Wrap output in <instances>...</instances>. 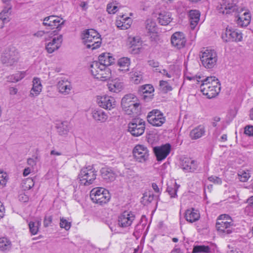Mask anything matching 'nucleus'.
<instances>
[{
	"label": "nucleus",
	"instance_id": "nucleus-1",
	"mask_svg": "<svg viewBox=\"0 0 253 253\" xmlns=\"http://www.w3.org/2000/svg\"><path fill=\"white\" fill-rule=\"evenodd\" d=\"M200 90L203 94L208 98L216 96L220 91V84L215 77H208L201 80Z\"/></svg>",
	"mask_w": 253,
	"mask_h": 253
},
{
	"label": "nucleus",
	"instance_id": "nucleus-2",
	"mask_svg": "<svg viewBox=\"0 0 253 253\" xmlns=\"http://www.w3.org/2000/svg\"><path fill=\"white\" fill-rule=\"evenodd\" d=\"M234 223L231 217L228 214L219 215L216 223V228L221 236L230 234L233 231Z\"/></svg>",
	"mask_w": 253,
	"mask_h": 253
},
{
	"label": "nucleus",
	"instance_id": "nucleus-3",
	"mask_svg": "<svg viewBox=\"0 0 253 253\" xmlns=\"http://www.w3.org/2000/svg\"><path fill=\"white\" fill-rule=\"evenodd\" d=\"M83 42L86 48L92 50L100 47L101 43V38L99 33L94 29L87 30L83 37Z\"/></svg>",
	"mask_w": 253,
	"mask_h": 253
},
{
	"label": "nucleus",
	"instance_id": "nucleus-4",
	"mask_svg": "<svg viewBox=\"0 0 253 253\" xmlns=\"http://www.w3.org/2000/svg\"><path fill=\"white\" fill-rule=\"evenodd\" d=\"M200 57L203 66L207 69H211L216 64L217 55L214 49L204 48L200 53Z\"/></svg>",
	"mask_w": 253,
	"mask_h": 253
},
{
	"label": "nucleus",
	"instance_id": "nucleus-5",
	"mask_svg": "<svg viewBox=\"0 0 253 253\" xmlns=\"http://www.w3.org/2000/svg\"><path fill=\"white\" fill-rule=\"evenodd\" d=\"M217 10L220 13L223 14H233L235 16L245 10V8L239 6L233 1H225L217 6Z\"/></svg>",
	"mask_w": 253,
	"mask_h": 253
},
{
	"label": "nucleus",
	"instance_id": "nucleus-6",
	"mask_svg": "<svg viewBox=\"0 0 253 253\" xmlns=\"http://www.w3.org/2000/svg\"><path fill=\"white\" fill-rule=\"evenodd\" d=\"M137 97L133 94L126 95L122 99L121 105L125 113L131 115L136 113L139 104L137 102Z\"/></svg>",
	"mask_w": 253,
	"mask_h": 253
},
{
	"label": "nucleus",
	"instance_id": "nucleus-7",
	"mask_svg": "<svg viewBox=\"0 0 253 253\" xmlns=\"http://www.w3.org/2000/svg\"><path fill=\"white\" fill-rule=\"evenodd\" d=\"M90 197L93 203L100 205L107 203L111 198L109 191L101 187L92 189L90 191Z\"/></svg>",
	"mask_w": 253,
	"mask_h": 253
},
{
	"label": "nucleus",
	"instance_id": "nucleus-8",
	"mask_svg": "<svg viewBox=\"0 0 253 253\" xmlns=\"http://www.w3.org/2000/svg\"><path fill=\"white\" fill-rule=\"evenodd\" d=\"M96 171L92 166L83 168L78 175L80 184L84 186H89L95 180Z\"/></svg>",
	"mask_w": 253,
	"mask_h": 253
},
{
	"label": "nucleus",
	"instance_id": "nucleus-9",
	"mask_svg": "<svg viewBox=\"0 0 253 253\" xmlns=\"http://www.w3.org/2000/svg\"><path fill=\"white\" fill-rule=\"evenodd\" d=\"M145 129V121L140 118H135L128 125V130L134 136L142 135Z\"/></svg>",
	"mask_w": 253,
	"mask_h": 253
},
{
	"label": "nucleus",
	"instance_id": "nucleus-10",
	"mask_svg": "<svg viewBox=\"0 0 253 253\" xmlns=\"http://www.w3.org/2000/svg\"><path fill=\"white\" fill-rule=\"evenodd\" d=\"M18 52L14 47L6 48L2 53L1 60L7 66L13 65L18 59Z\"/></svg>",
	"mask_w": 253,
	"mask_h": 253
},
{
	"label": "nucleus",
	"instance_id": "nucleus-11",
	"mask_svg": "<svg viewBox=\"0 0 253 253\" xmlns=\"http://www.w3.org/2000/svg\"><path fill=\"white\" fill-rule=\"evenodd\" d=\"M133 155L136 161L144 163L149 159V151L144 145L138 144L133 150Z\"/></svg>",
	"mask_w": 253,
	"mask_h": 253
},
{
	"label": "nucleus",
	"instance_id": "nucleus-12",
	"mask_svg": "<svg viewBox=\"0 0 253 253\" xmlns=\"http://www.w3.org/2000/svg\"><path fill=\"white\" fill-rule=\"evenodd\" d=\"M147 118L148 122L155 126H161L166 122L163 114L158 110H153L150 112Z\"/></svg>",
	"mask_w": 253,
	"mask_h": 253
},
{
	"label": "nucleus",
	"instance_id": "nucleus-13",
	"mask_svg": "<svg viewBox=\"0 0 253 253\" xmlns=\"http://www.w3.org/2000/svg\"><path fill=\"white\" fill-rule=\"evenodd\" d=\"M135 219V215L130 211H126L118 216V224L119 227L127 228L129 227Z\"/></svg>",
	"mask_w": 253,
	"mask_h": 253
},
{
	"label": "nucleus",
	"instance_id": "nucleus-14",
	"mask_svg": "<svg viewBox=\"0 0 253 253\" xmlns=\"http://www.w3.org/2000/svg\"><path fill=\"white\" fill-rule=\"evenodd\" d=\"M62 20L57 16L51 15L43 19V24L49 27L51 29H57L58 31H59L64 23V21Z\"/></svg>",
	"mask_w": 253,
	"mask_h": 253
},
{
	"label": "nucleus",
	"instance_id": "nucleus-15",
	"mask_svg": "<svg viewBox=\"0 0 253 253\" xmlns=\"http://www.w3.org/2000/svg\"><path fill=\"white\" fill-rule=\"evenodd\" d=\"M186 43V39L185 35L182 32H176L172 35L171 43L175 48L180 49L184 47Z\"/></svg>",
	"mask_w": 253,
	"mask_h": 253
},
{
	"label": "nucleus",
	"instance_id": "nucleus-16",
	"mask_svg": "<svg viewBox=\"0 0 253 253\" xmlns=\"http://www.w3.org/2000/svg\"><path fill=\"white\" fill-rule=\"evenodd\" d=\"M197 161L189 158H184L181 160L180 167L186 172H194L198 169Z\"/></svg>",
	"mask_w": 253,
	"mask_h": 253
},
{
	"label": "nucleus",
	"instance_id": "nucleus-17",
	"mask_svg": "<svg viewBox=\"0 0 253 253\" xmlns=\"http://www.w3.org/2000/svg\"><path fill=\"white\" fill-rule=\"evenodd\" d=\"M171 146L169 144H166L161 146L154 148V152L158 161L165 159L169 154Z\"/></svg>",
	"mask_w": 253,
	"mask_h": 253
},
{
	"label": "nucleus",
	"instance_id": "nucleus-18",
	"mask_svg": "<svg viewBox=\"0 0 253 253\" xmlns=\"http://www.w3.org/2000/svg\"><path fill=\"white\" fill-rule=\"evenodd\" d=\"M222 39L226 42H240L242 40V35L240 32L230 28H226L225 32L222 36Z\"/></svg>",
	"mask_w": 253,
	"mask_h": 253
},
{
	"label": "nucleus",
	"instance_id": "nucleus-19",
	"mask_svg": "<svg viewBox=\"0 0 253 253\" xmlns=\"http://www.w3.org/2000/svg\"><path fill=\"white\" fill-rule=\"evenodd\" d=\"M115 99L109 96H102L98 97L97 103L99 106L105 109L111 110L115 107Z\"/></svg>",
	"mask_w": 253,
	"mask_h": 253
},
{
	"label": "nucleus",
	"instance_id": "nucleus-20",
	"mask_svg": "<svg viewBox=\"0 0 253 253\" xmlns=\"http://www.w3.org/2000/svg\"><path fill=\"white\" fill-rule=\"evenodd\" d=\"M62 35H60L57 37H54L52 41L47 43L46 45V49L47 51L51 53L56 50H57L61 46L63 41Z\"/></svg>",
	"mask_w": 253,
	"mask_h": 253
},
{
	"label": "nucleus",
	"instance_id": "nucleus-21",
	"mask_svg": "<svg viewBox=\"0 0 253 253\" xmlns=\"http://www.w3.org/2000/svg\"><path fill=\"white\" fill-rule=\"evenodd\" d=\"M243 12H244L242 15H240V13L238 16H235L237 18L236 20L237 23L240 27H246L251 22V16L250 13L245 9Z\"/></svg>",
	"mask_w": 253,
	"mask_h": 253
},
{
	"label": "nucleus",
	"instance_id": "nucleus-22",
	"mask_svg": "<svg viewBox=\"0 0 253 253\" xmlns=\"http://www.w3.org/2000/svg\"><path fill=\"white\" fill-rule=\"evenodd\" d=\"M186 220L190 223L198 220L200 217L199 211L194 208L187 209L185 213Z\"/></svg>",
	"mask_w": 253,
	"mask_h": 253
},
{
	"label": "nucleus",
	"instance_id": "nucleus-23",
	"mask_svg": "<svg viewBox=\"0 0 253 253\" xmlns=\"http://www.w3.org/2000/svg\"><path fill=\"white\" fill-rule=\"evenodd\" d=\"M108 88L112 92H119L124 87L123 82L119 79L116 78L108 83Z\"/></svg>",
	"mask_w": 253,
	"mask_h": 253
},
{
	"label": "nucleus",
	"instance_id": "nucleus-24",
	"mask_svg": "<svg viewBox=\"0 0 253 253\" xmlns=\"http://www.w3.org/2000/svg\"><path fill=\"white\" fill-rule=\"evenodd\" d=\"M100 172L102 178L107 182L113 181L116 177V174L109 168H102Z\"/></svg>",
	"mask_w": 253,
	"mask_h": 253
},
{
	"label": "nucleus",
	"instance_id": "nucleus-25",
	"mask_svg": "<svg viewBox=\"0 0 253 253\" xmlns=\"http://www.w3.org/2000/svg\"><path fill=\"white\" fill-rule=\"evenodd\" d=\"M205 132V126L203 125H199L191 130L189 137L192 140H196L204 135Z\"/></svg>",
	"mask_w": 253,
	"mask_h": 253
},
{
	"label": "nucleus",
	"instance_id": "nucleus-26",
	"mask_svg": "<svg viewBox=\"0 0 253 253\" xmlns=\"http://www.w3.org/2000/svg\"><path fill=\"white\" fill-rule=\"evenodd\" d=\"M57 87L60 92L64 94H68L71 90L72 86L70 82L64 79L58 82Z\"/></svg>",
	"mask_w": 253,
	"mask_h": 253
},
{
	"label": "nucleus",
	"instance_id": "nucleus-27",
	"mask_svg": "<svg viewBox=\"0 0 253 253\" xmlns=\"http://www.w3.org/2000/svg\"><path fill=\"white\" fill-rule=\"evenodd\" d=\"M56 128L58 133L63 137L67 136L70 129V123L63 121L57 124Z\"/></svg>",
	"mask_w": 253,
	"mask_h": 253
},
{
	"label": "nucleus",
	"instance_id": "nucleus-28",
	"mask_svg": "<svg viewBox=\"0 0 253 253\" xmlns=\"http://www.w3.org/2000/svg\"><path fill=\"white\" fill-rule=\"evenodd\" d=\"M130 76L131 81L136 84H140L143 80V73L138 68L132 69Z\"/></svg>",
	"mask_w": 253,
	"mask_h": 253
},
{
	"label": "nucleus",
	"instance_id": "nucleus-29",
	"mask_svg": "<svg viewBox=\"0 0 253 253\" xmlns=\"http://www.w3.org/2000/svg\"><path fill=\"white\" fill-rule=\"evenodd\" d=\"M188 16L191 29H194L199 22L200 12L197 10H191Z\"/></svg>",
	"mask_w": 253,
	"mask_h": 253
},
{
	"label": "nucleus",
	"instance_id": "nucleus-30",
	"mask_svg": "<svg viewBox=\"0 0 253 253\" xmlns=\"http://www.w3.org/2000/svg\"><path fill=\"white\" fill-rule=\"evenodd\" d=\"M42 90V85L39 78L35 77L33 80V87L30 91L32 97L38 96Z\"/></svg>",
	"mask_w": 253,
	"mask_h": 253
},
{
	"label": "nucleus",
	"instance_id": "nucleus-31",
	"mask_svg": "<svg viewBox=\"0 0 253 253\" xmlns=\"http://www.w3.org/2000/svg\"><path fill=\"white\" fill-rule=\"evenodd\" d=\"M99 63L102 65L107 67L111 65L114 62V58L111 56L109 53H103L100 55L98 57Z\"/></svg>",
	"mask_w": 253,
	"mask_h": 253
},
{
	"label": "nucleus",
	"instance_id": "nucleus-32",
	"mask_svg": "<svg viewBox=\"0 0 253 253\" xmlns=\"http://www.w3.org/2000/svg\"><path fill=\"white\" fill-rule=\"evenodd\" d=\"M154 88L150 84H145L139 87L138 91L140 94L143 95V98L146 99L147 97H151L153 95Z\"/></svg>",
	"mask_w": 253,
	"mask_h": 253
},
{
	"label": "nucleus",
	"instance_id": "nucleus-33",
	"mask_svg": "<svg viewBox=\"0 0 253 253\" xmlns=\"http://www.w3.org/2000/svg\"><path fill=\"white\" fill-rule=\"evenodd\" d=\"M92 116L96 121L103 123L108 119V115L101 109H94L92 112Z\"/></svg>",
	"mask_w": 253,
	"mask_h": 253
},
{
	"label": "nucleus",
	"instance_id": "nucleus-34",
	"mask_svg": "<svg viewBox=\"0 0 253 253\" xmlns=\"http://www.w3.org/2000/svg\"><path fill=\"white\" fill-rule=\"evenodd\" d=\"M171 20V14L169 12L162 11L159 13L158 21L161 25H168Z\"/></svg>",
	"mask_w": 253,
	"mask_h": 253
},
{
	"label": "nucleus",
	"instance_id": "nucleus-35",
	"mask_svg": "<svg viewBox=\"0 0 253 253\" xmlns=\"http://www.w3.org/2000/svg\"><path fill=\"white\" fill-rule=\"evenodd\" d=\"M117 64L120 67L122 68L121 69H119L120 70L125 72L128 71L130 64V59L127 57L121 58L118 60Z\"/></svg>",
	"mask_w": 253,
	"mask_h": 253
},
{
	"label": "nucleus",
	"instance_id": "nucleus-36",
	"mask_svg": "<svg viewBox=\"0 0 253 253\" xmlns=\"http://www.w3.org/2000/svg\"><path fill=\"white\" fill-rule=\"evenodd\" d=\"M104 69V66L101 65L100 63H98V61H93L90 65V69L92 76L95 78L99 75L101 69Z\"/></svg>",
	"mask_w": 253,
	"mask_h": 253
},
{
	"label": "nucleus",
	"instance_id": "nucleus-37",
	"mask_svg": "<svg viewBox=\"0 0 253 253\" xmlns=\"http://www.w3.org/2000/svg\"><path fill=\"white\" fill-rule=\"evenodd\" d=\"M99 74L96 77V79L100 81H105L110 79L111 76V72L110 70L104 66V69L99 70Z\"/></svg>",
	"mask_w": 253,
	"mask_h": 253
},
{
	"label": "nucleus",
	"instance_id": "nucleus-38",
	"mask_svg": "<svg viewBox=\"0 0 253 253\" xmlns=\"http://www.w3.org/2000/svg\"><path fill=\"white\" fill-rule=\"evenodd\" d=\"M41 225V221L37 220L35 221H30L29 223V227L30 231L32 235H36L37 234L39 227Z\"/></svg>",
	"mask_w": 253,
	"mask_h": 253
},
{
	"label": "nucleus",
	"instance_id": "nucleus-39",
	"mask_svg": "<svg viewBox=\"0 0 253 253\" xmlns=\"http://www.w3.org/2000/svg\"><path fill=\"white\" fill-rule=\"evenodd\" d=\"M210 252V248L208 246L197 245L193 247L192 253H208Z\"/></svg>",
	"mask_w": 253,
	"mask_h": 253
},
{
	"label": "nucleus",
	"instance_id": "nucleus-40",
	"mask_svg": "<svg viewBox=\"0 0 253 253\" xmlns=\"http://www.w3.org/2000/svg\"><path fill=\"white\" fill-rule=\"evenodd\" d=\"M11 247L10 242L4 237L0 238V250L4 251L9 250Z\"/></svg>",
	"mask_w": 253,
	"mask_h": 253
},
{
	"label": "nucleus",
	"instance_id": "nucleus-41",
	"mask_svg": "<svg viewBox=\"0 0 253 253\" xmlns=\"http://www.w3.org/2000/svg\"><path fill=\"white\" fill-rule=\"evenodd\" d=\"M34 186V182L31 178H27L24 180L22 183V186L24 190H28Z\"/></svg>",
	"mask_w": 253,
	"mask_h": 253
},
{
	"label": "nucleus",
	"instance_id": "nucleus-42",
	"mask_svg": "<svg viewBox=\"0 0 253 253\" xmlns=\"http://www.w3.org/2000/svg\"><path fill=\"white\" fill-rule=\"evenodd\" d=\"M180 185L175 182L173 187L168 186L167 189L171 198H175L176 196V193Z\"/></svg>",
	"mask_w": 253,
	"mask_h": 253
},
{
	"label": "nucleus",
	"instance_id": "nucleus-43",
	"mask_svg": "<svg viewBox=\"0 0 253 253\" xmlns=\"http://www.w3.org/2000/svg\"><path fill=\"white\" fill-rule=\"evenodd\" d=\"M146 28L150 33H154L156 31V25L154 21L152 20L146 21Z\"/></svg>",
	"mask_w": 253,
	"mask_h": 253
},
{
	"label": "nucleus",
	"instance_id": "nucleus-44",
	"mask_svg": "<svg viewBox=\"0 0 253 253\" xmlns=\"http://www.w3.org/2000/svg\"><path fill=\"white\" fill-rule=\"evenodd\" d=\"M60 227L64 228L66 230H69L71 228V223L64 217H60Z\"/></svg>",
	"mask_w": 253,
	"mask_h": 253
},
{
	"label": "nucleus",
	"instance_id": "nucleus-45",
	"mask_svg": "<svg viewBox=\"0 0 253 253\" xmlns=\"http://www.w3.org/2000/svg\"><path fill=\"white\" fill-rule=\"evenodd\" d=\"M160 86L161 90L165 92H167L172 90L171 86L166 81H161L160 82Z\"/></svg>",
	"mask_w": 253,
	"mask_h": 253
},
{
	"label": "nucleus",
	"instance_id": "nucleus-46",
	"mask_svg": "<svg viewBox=\"0 0 253 253\" xmlns=\"http://www.w3.org/2000/svg\"><path fill=\"white\" fill-rule=\"evenodd\" d=\"M247 203L248 204V206L245 208V212L249 215L252 216L253 215V212L249 213L248 212V211L251 210L252 207H253V196L250 197L247 200Z\"/></svg>",
	"mask_w": 253,
	"mask_h": 253
},
{
	"label": "nucleus",
	"instance_id": "nucleus-47",
	"mask_svg": "<svg viewBox=\"0 0 253 253\" xmlns=\"http://www.w3.org/2000/svg\"><path fill=\"white\" fill-rule=\"evenodd\" d=\"M238 175L240 177V181L242 182L247 181L250 177L249 172L244 170L239 171Z\"/></svg>",
	"mask_w": 253,
	"mask_h": 253
},
{
	"label": "nucleus",
	"instance_id": "nucleus-48",
	"mask_svg": "<svg viewBox=\"0 0 253 253\" xmlns=\"http://www.w3.org/2000/svg\"><path fill=\"white\" fill-rule=\"evenodd\" d=\"M141 42L140 41V38L139 37H133L130 41V44L131 45V47H137V48H139V46L141 45Z\"/></svg>",
	"mask_w": 253,
	"mask_h": 253
},
{
	"label": "nucleus",
	"instance_id": "nucleus-49",
	"mask_svg": "<svg viewBox=\"0 0 253 253\" xmlns=\"http://www.w3.org/2000/svg\"><path fill=\"white\" fill-rule=\"evenodd\" d=\"M116 25L118 28L122 30L127 29L130 27V25L129 24V22H127L126 24L125 22H124L121 21H117L116 22Z\"/></svg>",
	"mask_w": 253,
	"mask_h": 253
},
{
	"label": "nucleus",
	"instance_id": "nucleus-50",
	"mask_svg": "<svg viewBox=\"0 0 253 253\" xmlns=\"http://www.w3.org/2000/svg\"><path fill=\"white\" fill-rule=\"evenodd\" d=\"M118 10V7L113 3H109L107 6V11L109 14H114Z\"/></svg>",
	"mask_w": 253,
	"mask_h": 253
},
{
	"label": "nucleus",
	"instance_id": "nucleus-51",
	"mask_svg": "<svg viewBox=\"0 0 253 253\" xmlns=\"http://www.w3.org/2000/svg\"><path fill=\"white\" fill-rule=\"evenodd\" d=\"M52 221V217L50 215H46L44 217L43 220V226L45 227H47L51 225Z\"/></svg>",
	"mask_w": 253,
	"mask_h": 253
},
{
	"label": "nucleus",
	"instance_id": "nucleus-52",
	"mask_svg": "<svg viewBox=\"0 0 253 253\" xmlns=\"http://www.w3.org/2000/svg\"><path fill=\"white\" fill-rule=\"evenodd\" d=\"M6 5L3 7L2 10L0 11L3 14H8L11 15L12 5L10 3L6 4Z\"/></svg>",
	"mask_w": 253,
	"mask_h": 253
},
{
	"label": "nucleus",
	"instance_id": "nucleus-53",
	"mask_svg": "<svg viewBox=\"0 0 253 253\" xmlns=\"http://www.w3.org/2000/svg\"><path fill=\"white\" fill-rule=\"evenodd\" d=\"M208 180L216 184H221L222 183L221 179L215 176L212 175L209 177Z\"/></svg>",
	"mask_w": 253,
	"mask_h": 253
},
{
	"label": "nucleus",
	"instance_id": "nucleus-54",
	"mask_svg": "<svg viewBox=\"0 0 253 253\" xmlns=\"http://www.w3.org/2000/svg\"><path fill=\"white\" fill-rule=\"evenodd\" d=\"M6 176L5 173H3L1 171L0 172V187H3L5 185L7 181Z\"/></svg>",
	"mask_w": 253,
	"mask_h": 253
},
{
	"label": "nucleus",
	"instance_id": "nucleus-55",
	"mask_svg": "<svg viewBox=\"0 0 253 253\" xmlns=\"http://www.w3.org/2000/svg\"><path fill=\"white\" fill-rule=\"evenodd\" d=\"M245 133L249 136H253V126H247L245 127Z\"/></svg>",
	"mask_w": 253,
	"mask_h": 253
},
{
	"label": "nucleus",
	"instance_id": "nucleus-56",
	"mask_svg": "<svg viewBox=\"0 0 253 253\" xmlns=\"http://www.w3.org/2000/svg\"><path fill=\"white\" fill-rule=\"evenodd\" d=\"M143 198L144 200H147L149 203L151 202L154 198V195L153 194L149 193H146L144 194Z\"/></svg>",
	"mask_w": 253,
	"mask_h": 253
},
{
	"label": "nucleus",
	"instance_id": "nucleus-57",
	"mask_svg": "<svg viewBox=\"0 0 253 253\" xmlns=\"http://www.w3.org/2000/svg\"><path fill=\"white\" fill-rule=\"evenodd\" d=\"M25 77V74L23 73H18L14 76L15 82H18L22 79Z\"/></svg>",
	"mask_w": 253,
	"mask_h": 253
},
{
	"label": "nucleus",
	"instance_id": "nucleus-58",
	"mask_svg": "<svg viewBox=\"0 0 253 253\" xmlns=\"http://www.w3.org/2000/svg\"><path fill=\"white\" fill-rule=\"evenodd\" d=\"M149 65L153 68L158 67L159 63L158 62L155 61L154 60H151L148 61Z\"/></svg>",
	"mask_w": 253,
	"mask_h": 253
},
{
	"label": "nucleus",
	"instance_id": "nucleus-59",
	"mask_svg": "<svg viewBox=\"0 0 253 253\" xmlns=\"http://www.w3.org/2000/svg\"><path fill=\"white\" fill-rule=\"evenodd\" d=\"M10 16L11 15L8 14H3L0 12V17L1 18H4V19H6L7 21L8 22L10 21Z\"/></svg>",
	"mask_w": 253,
	"mask_h": 253
},
{
	"label": "nucleus",
	"instance_id": "nucleus-60",
	"mask_svg": "<svg viewBox=\"0 0 253 253\" xmlns=\"http://www.w3.org/2000/svg\"><path fill=\"white\" fill-rule=\"evenodd\" d=\"M5 209L2 203L0 201V219L4 216Z\"/></svg>",
	"mask_w": 253,
	"mask_h": 253
},
{
	"label": "nucleus",
	"instance_id": "nucleus-61",
	"mask_svg": "<svg viewBox=\"0 0 253 253\" xmlns=\"http://www.w3.org/2000/svg\"><path fill=\"white\" fill-rule=\"evenodd\" d=\"M220 121V118L218 117H215L213 119L212 125L213 127H216L217 126V123Z\"/></svg>",
	"mask_w": 253,
	"mask_h": 253
},
{
	"label": "nucleus",
	"instance_id": "nucleus-62",
	"mask_svg": "<svg viewBox=\"0 0 253 253\" xmlns=\"http://www.w3.org/2000/svg\"><path fill=\"white\" fill-rule=\"evenodd\" d=\"M186 78L190 81L196 80L198 82H201V80H200L201 77L200 76H198H198H193V77L187 76Z\"/></svg>",
	"mask_w": 253,
	"mask_h": 253
},
{
	"label": "nucleus",
	"instance_id": "nucleus-63",
	"mask_svg": "<svg viewBox=\"0 0 253 253\" xmlns=\"http://www.w3.org/2000/svg\"><path fill=\"white\" fill-rule=\"evenodd\" d=\"M19 197V200L23 202H26L28 200V197L25 194H20Z\"/></svg>",
	"mask_w": 253,
	"mask_h": 253
},
{
	"label": "nucleus",
	"instance_id": "nucleus-64",
	"mask_svg": "<svg viewBox=\"0 0 253 253\" xmlns=\"http://www.w3.org/2000/svg\"><path fill=\"white\" fill-rule=\"evenodd\" d=\"M7 23H8V22L7 21L6 19H4V18L0 17V29L3 28L4 25Z\"/></svg>",
	"mask_w": 253,
	"mask_h": 253
}]
</instances>
